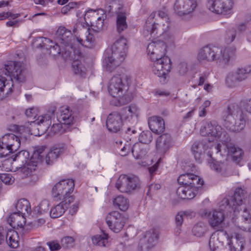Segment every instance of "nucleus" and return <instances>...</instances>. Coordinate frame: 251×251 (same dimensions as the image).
I'll use <instances>...</instances> for the list:
<instances>
[{
	"instance_id": "nucleus-20",
	"label": "nucleus",
	"mask_w": 251,
	"mask_h": 251,
	"mask_svg": "<svg viewBox=\"0 0 251 251\" xmlns=\"http://www.w3.org/2000/svg\"><path fill=\"white\" fill-rule=\"evenodd\" d=\"M32 124V128L36 127L38 133L36 135L41 136L44 134L48 130L51 124V118L48 115L39 116L35 121L31 122Z\"/></svg>"
},
{
	"instance_id": "nucleus-45",
	"label": "nucleus",
	"mask_w": 251,
	"mask_h": 251,
	"mask_svg": "<svg viewBox=\"0 0 251 251\" xmlns=\"http://www.w3.org/2000/svg\"><path fill=\"white\" fill-rule=\"evenodd\" d=\"M215 122L205 121L200 129V133L203 136L209 137V139L211 140L212 133L214 130L216 129L214 128Z\"/></svg>"
},
{
	"instance_id": "nucleus-11",
	"label": "nucleus",
	"mask_w": 251,
	"mask_h": 251,
	"mask_svg": "<svg viewBox=\"0 0 251 251\" xmlns=\"http://www.w3.org/2000/svg\"><path fill=\"white\" fill-rule=\"evenodd\" d=\"M206 7L213 13L226 15L231 13L233 2L231 0H207Z\"/></svg>"
},
{
	"instance_id": "nucleus-32",
	"label": "nucleus",
	"mask_w": 251,
	"mask_h": 251,
	"mask_svg": "<svg viewBox=\"0 0 251 251\" xmlns=\"http://www.w3.org/2000/svg\"><path fill=\"white\" fill-rule=\"evenodd\" d=\"M247 194L246 190L241 188H238L235 190L234 196H231V202L233 203L235 209L237 206H240L243 203Z\"/></svg>"
},
{
	"instance_id": "nucleus-46",
	"label": "nucleus",
	"mask_w": 251,
	"mask_h": 251,
	"mask_svg": "<svg viewBox=\"0 0 251 251\" xmlns=\"http://www.w3.org/2000/svg\"><path fill=\"white\" fill-rule=\"evenodd\" d=\"M113 202L115 206L123 211L127 210L129 206L128 200L122 195H119L114 199Z\"/></svg>"
},
{
	"instance_id": "nucleus-50",
	"label": "nucleus",
	"mask_w": 251,
	"mask_h": 251,
	"mask_svg": "<svg viewBox=\"0 0 251 251\" xmlns=\"http://www.w3.org/2000/svg\"><path fill=\"white\" fill-rule=\"evenodd\" d=\"M226 140H225L224 141H221L222 143H219L217 144L214 149L216 151V153H220L221 155H226L227 156L229 154V150H231V148H229V146H233V144L231 143H226L225 142Z\"/></svg>"
},
{
	"instance_id": "nucleus-18",
	"label": "nucleus",
	"mask_w": 251,
	"mask_h": 251,
	"mask_svg": "<svg viewBox=\"0 0 251 251\" xmlns=\"http://www.w3.org/2000/svg\"><path fill=\"white\" fill-rule=\"evenodd\" d=\"M4 75V72L0 70V99L1 100L8 97L14 90L13 80L6 79Z\"/></svg>"
},
{
	"instance_id": "nucleus-7",
	"label": "nucleus",
	"mask_w": 251,
	"mask_h": 251,
	"mask_svg": "<svg viewBox=\"0 0 251 251\" xmlns=\"http://www.w3.org/2000/svg\"><path fill=\"white\" fill-rule=\"evenodd\" d=\"M75 182L73 179H63L55 184L52 189V195L54 198L60 201H65L71 203L74 201L73 196H70L73 192Z\"/></svg>"
},
{
	"instance_id": "nucleus-47",
	"label": "nucleus",
	"mask_w": 251,
	"mask_h": 251,
	"mask_svg": "<svg viewBox=\"0 0 251 251\" xmlns=\"http://www.w3.org/2000/svg\"><path fill=\"white\" fill-rule=\"evenodd\" d=\"M232 240L228 243V247L231 250V246L232 245L235 251H242L244 248V240L242 237L238 234H235V237L231 236Z\"/></svg>"
},
{
	"instance_id": "nucleus-54",
	"label": "nucleus",
	"mask_w": 251,
	"mask_h": 251,
	"mask_svg": "<svg viewBox=\"0 0 251 251\" xmlns=\"http://www.w3.org/2000/svg\"><path fill=\"white\" fill-rule=\"evenodd\" d=\"M139 140L143 144H149L152 140V133L149 131H143L139 135Z\"/></svg>"
},
{
	"instance_id": "nucleus-30",
	"label": "nucleus",
	"mask_w": 251,
	"mask_h": 251,
	"mask_svg": "<svg viewBox=\"0 0 251 251\" xmlns=\"http://www.w3.org/2000/svg\"><path fill=\"white\" fill-rule=\"evenodd\" d=\"M209 146L203 141L195 142L191 148L192 151L195 159L201 161L203 158L205 151L208 148Z\"/></svg>"
},
{
	"instance_id": "nucleus-40",
	"label": "nucleus",
	"mask_w": 251,
	"mask_h": 251,
	"mask_svg": "<svg viewBox=\"0 0 251 251\" xmlns=\"http://www.w3.org/2000/svg\"><path fill=\"white\" fill-rule=\"evenodd\" d=\"M6 242L12 248H16L19 246V236L18 233L13 229L7 230Z\"/></svg>"
},
{
	"instance_id": "nucleus-60",
	"label": "nucleus",
	"mask_w": 251,
	"mask_h": 251,
	"mask_svg": "<svg viewBox=\"0 0 251 251\" xmlns=\"http://www.w3.org/2000/svg\"><path fill=\"white\" fill-rule=\"evenodd\" d=\"M236 36V31L234 29L228 30L226 32V41L227 43L232 42Z\"/></svg>"
},
{
	"instance_id": "nucleus-14",
	"label": "nucleus",
	"mask_w": 251,
	"mask_h": 251,
	"mask_svg": "<svg viewBox=\"0 0 251 251\" xmlns=\"http://www.w3.org/2000/svg\"><path fill=\"white\" fill-rule=\"evenodd\" d=\"M106 222L111 230L118 233L123 229L125 224V218L120 212L115 211L107 215Z\"/></svg>"
},
{
	"instance_id": "nucleus-56",
	"label": "nucleus",
	"mask_w": 251,
	"mask_h": 251,
	"mask_svg": "<svg viewBox=\"0 0 251 251\" xmlns=\"http://www.w3.org/2000/svg\"><path fill=\"white\" fill-rule=\"evenodd\" d=\"M74 239L73 237L67 236L63 238L61 240V245L63 248L69 249L73 247L74 244Z\"/></svg>"
},
{
	"instance_id": "nucleus-61",
	"label": "nucleus",
	"mask_w": 251,
	"mask_h": 251,
	"mask_svg": "<svg viewBox=\"0 0 251 251\" xmlns=\"http://www.w3.org/2000/svg\"><path fill=\"white\" fill-rule=\"evenodd\" d=\"M240 105L244 107L246 110L251 113V99L245 98L240 102Z\"/></svg>"
},
{
	"instance_id": "nucleus-5",
	"label": "nucleus",
	"mask_w": 251,
	"mask_h": 251,
	"mask_svg": "<svg viewBox=\"0 0 251 251\" xmlns=\"http://www.w3.org/2000/svg\"><path fill=\"white\" fill-rule=\"evenodd\" d=\"M224 125L230 131L239 132L246 124V117L240 105L235 102H229L224 111Z\"/></svg>"
},
{
	"instance_id": "nucleus-36",
	"label": "nucleus",
	"mask_w": 251,
	"mask_h": 251,
	"mask_svg": "<svg viewBox=\"0 0 251 251\" xmlns=\"http://www.w3.org/2000/svg\"><path fill=\"white\" fill-rule=\"evenodd\" d=\"M141 181L138 176L132 175H128V194H131L140 189Z\"/></svg>"
},
{
	"instance_id": "nucleus-24",
	"label": "nucleus",
	"mask_w": 251,
	"mask_h": 251,
	"mask_svg": "<svg viewBox=\"0 0 251 251\" xmlns=\"http://www.w3.org/2000/svg\"><path fill=\"white\" fill-rule=\"evenodd\" d=\"M250 201H251V193L249 195ZM251 211V203L249 202V206L245 207L243 211L241 218L238 222V227L244 231L251 232V215L250 211Z\"/></svg>"
},
{
	"instance_id": "nucleus-19",
	"label": "nucleus",
	"mask_w": 251,
	"mask_h": 251,
	"mask_svg": "<svg viewBox=\"0 0 251 251\" xmlns=\"http://www.w3.org/2000/svg\"><path fill=\"white\" fill-rule=\"evenodd\" d=\"M13 161L17 162L18 164V166L16 167V168L20 169L19 173L22 176L26 177L30 176V175H26L23 172V169L25 167H30L28 164L31 162V158L29 159V152L26 151H19L18 153L13 155Z\"/></svg>"
},
{
	"instance_id": "nucleus-44",
	"label": "nucleus",
	"mask_w": 251,
	"mask_h": 251,
	"mask_svg": "<svg viewBox=\"0 0 251 251\" xmlns=\"http://www.w3.org/2000/svg\"><path fill=\"white\" fill-rule=\"evenodd\" d=\"M145 238L146 243L144 245V248L146 249H150L155 245L158 238V234L154 230H151L146 233Z\"/></svg>"
},
{
	"instance_id": "nucleus-26",
	"label": "nucleus",
	"mask_w": 251,
	"mask_h": 251,
	"mask_svg": "<svg viewBox=\"0 0 251 251\" xmlns=\"http://www.w3.org/2000/svg\"><path fill=\"white\" fill-rule=\"evenodd\" d=\"M120 114L124 120L136 124L139 115L138 108L136 105L131 104L122 109Z\"/></svg>"
},
{
	"instance_id": "nucleus-34",
	"label": "nucleus",
	"mask_w": 251,
	"mask_h": 251,
	"mask_svg": "<svg viewBox=\"0 0 251 251\" xmlns=\"http://www.w3.org/2000/svg\"><path fill=\"white\" fill-rule=\"evenodd\" d=\"M69 203L67 201H62L58 204L53 207L50 211V215L53 218H57L61 216L65 212Z\"/></svg>"
},
{
	"instance_id": "nucleus-28",
	"label": "nucleus",
	"mask_w": 251,
	"mask_h": 251,
	"mask_svg": "<svg viewBox=\"0 0 251 251\" xmlns=\"http://www.w3.org/2000/svg\"><path fill=\"white\" fill-rule=\"evenodd\" d=\"M148 124L151 130L157 134L163 132L165 129V123L163 119L159 116H152L149 118Z\"/></svg>"
},
{
	"instance_id": "nucleus-43",
	"label": "nucleus",
	"mask_w": 251,
	"mask_h": 251,
	"mask_svg": "<svg viewBox=\"0 0 251 251\" xmlns=\"http://www.w3.org/2000/svg\"><path fill=\"white\" fill-rule=\"evenodd\" d=\"M229 148L231 150H229V154L227 156H230L232 161L236 164H239L243 158L244 154L243 151L240 148L235 147L234 144L233 146H229Z\"/></svg>"
},
{
	"instance_id": "nucleus-59",
	"label": "nucleus",
	"mask_w": 251,
	"mask_h": 251,
	"mask_svg": "<svg viewBox=\"0 0 251 251\" xmlns=\"http://www.w3.org/2000/svg\"><path fill=\"white\" fill-rule=\"evenodd\" d=\"M39 110L37 108L31 107L25 110V114L29 118L35 119L38 115Z\"/></svg>"
},
{
	"instance_id": "nucleus-41",
	"label": "nucleus",
	"mask_w": 251,
	"mask_h": 251,
	"mask_svg": "<svg viewBox=\"0 0 251 251\" xmlns=\"http://www.w3.org/2000/svg\"><path fill=\"white\" fill-rule=\"evenodd\" d=\"M16 208L17 213L25 215L26 214H29L31 211L30 203L29 201L25 199L19 200L16 205Z\"/></svg>"
},
{
	"instance_id": "nucleus-63",
	"label": "nucleus",
	"mask_w": 251,
	"mask_h": 251,
	"mask_svg": "<svg viewBox=\"0 0 251 251\" xmlns=\"http://www.w3.org/2000/svg\"><path fill=\"white\" fill-rule=\"evenodd\" d=\"M188 212H179L176 216V222L177 226H180L183 221V215H187Z\"/></svg>"
},
{
	"instance_id": "nucleus-25",
	"label": "nucleus",
	"mask_w": 251,
	"mask_h": 251,
	"mask_svg": "<svg viewBox=\"0 0 251 251\" xmlns=\"http://www.w3.org/2000/svg\"><path fill=\"white\" fill-rule=\"evenodd\" d=\"M177 181L181 186L202 185L203 184V180L200 176L192 173L180 175Z\"/></svg>"
},
{
	"instance_id": "nucleus-12",
	"label": "nucleus",
	"mask_w": 251,
	"mask_h": 251,
	"mask_svg": "<svg viewBox=\"0 0 251 251\" xmlns=\"http://www.w3.org/2000/svg\"><path fill=\"white\" fill-rule=\"evenodd\" d=\"M251 73V65L239 67L227 75L226 78V82L229 86L232 87L237 82L246 80Z\"/></svg>"
},
{
	"instance_id": "nucleus-52",
	"label": "nucleus",
	"mask_w": 251,
	"mask_h": 251,
	"mask_svg": "<svg viewBox=\"0 0 251 251\" xmlns=\"http://www.w3.org/2000/svg\"><path fill=\"white\" fill-rule=\"evenodd\" d=\"M206 231V226L203 223H199L196 224L192 229L193 235L199 237L203 236Z\"/></svg>"
},
{
	"instance_id": "nucleus-13",
	"label": "nucleus",
	"mask_w": 251,
	"mask_h": 251,
	"mask_svg": "<svg viewBox=\"0 0 251 251\" xmlns=\"http://www.w3.org/2000/svg\"><path fill=\"white\" fill-rule=\"evenodd\" d=\"M197 6V0H176L174 9L178 16H184L192 14Z\"/></svg>"
},
{
	"instance_id": "nucleus-23",
	"label": "nucleus",
	"mask_w": 251,
	"mask_h": 251,
	"mask_svg": "<svg viewBox=\"0 0 251 251\" xmlns=\"http://www.w3.org/2000/svg\"><path fill=\"white\" fill-rule=\"evenodd\" d=\"M120 114L114 112L109 114L106 121V127L109 131L117 133L120 131L123 124Z\"/></svg>"
},
{
	"instance_id": "nucleus-39",
	"label": "nucleus",
	"mask_w": 251,
	"mask_h": 251,
	"mask_svg": "<svg viewBox=\"0 0 251 251\" xmlns=\"http://www.w3.org/2000/svg\"><path fill=\"white\" fill-rule=\"evenodd\" d=\"M115 187L120 192L128 194V175H120L116 180Z\"/></svg>"
},
{
	"instance_id": "nucleus-6",
	"label": "nucleus",
	"mask_w": 251,
	"mask_h": 251,
	"mask_svg": "<svg viewBox=\"0 0 251 251\" xmlns=\"http://www.w3.org/2000/svg\"><path fill=\"white\" fill-rule=\"evenodd\" d=\"M155 12H152L146 21L143 34L145 36H151L152 38L162 35H168L173 41L174 36L171 33V23L169 19H160L157 22L154 20Z\"/></svg>"
},
{
	"instance_id": "nucleus-3",
	"label": "nucleus",
	"mask_w": 251,
	"mask_h": 251,
	"mask_svg": "<svg viewBox=\"0 0 251 251\" xmlns=\"http://www.w3.org/2000/svg\"><path fill=\"white\" fill-rule=\"evenodd\" d=\"M236 51L235 47L221 49L217 47L205 46L200 50L198 58L200 61H215L219 65L225 66L228 63L230 58L235 56Z\"/></svg>"
},
{
	"instance_id": "nucleus-38",
	"label": "nucleus",
	"mask_w": 251,
	"mask_h": 251,
	"mask_svg": "<svg viewBox=\"0 0 251 251\" xmlns=\"http://www.w3.org/2000/svg\"><path fill=\"white\" fill-rule=\"evenodd\" d=\"M131 151L133 155L137 159L143 158L148 153L147 148L141 143H135L133 145Z\"/></svg>"
},
{
	"instance_id": "nucleus-1",
	"label": "nucleus",
	"mask_w": 251,
	"mask_h": 251,
	"mask_svg": "<svg viewBox=\"0 0 251 251\" xmlns=\"http://www.w3.org/2000/svg\"><path fill=\"white\" fill-rule=\"evenodd\" d=\"M129 76L125 74L114 75L108 86L109 94L113 97L111 102L116 106H121L129 102L131 97L128 91Z\"/></svg>"
},
{
	"instance_id": "nucleus-51",
	"label": "nucleus",
	"mask_w": 251,
	"mask_h": 251,
	"mask_svg": "<svg viewBox=\"0 0 251 251\" xmlns=\"http://www.w3.org/2000/svg\"><path fill=\"white\" fill-rule=\"evenodd\" d=\"M108 236L107 234L97 235L92 237V242L94 244L100 247H105L108 244Z\"/></svg>"
},
{
	"instance_id": "nucleus-8",
	"label": "nucleus",
	"mask_w": 251,
	"mask_h": 251,
	"mask_svg": "<svg viewBox=\"0 0 251 251\" xmlns=\"http://www.w3.org/2000/svg\"><path fill=\"white\" fill-rule=\"evenodd\" d=\"M4 72V75L9 76L10 79L22 82L25 81L26 71L25 64L21 61H9L0 69Z\"/></svg>"
},
{
	"instance_id": "nucleus-37",
	"label": "nucleus",
	"mask_w": 251,
	"mask_h": 251,
	"mask_svg": "<svg viewBox=\"0 0 251 251\" xmlns=\"http://www.w3.org/2000/svg\"><path fill=\"white\" fill-rule=\"evenodd\" d=\"M209 166L212 170L223 176H226L229 170V167L226 163L216 161L209 162Z\"/></svg>"
},
{
	"instance_id": "nucleus-42",
	"label": "nucleus",
	"mask_w": 251,
	"mask_h": 251,
	"mask_svg": "<svg viewBox=\"0 0 251 251\" xmlns=\"http://www.w3.org/2000/svg\"><path fill=\"white\" fill-rule=\"evenodd\" d=\"M214 128L216 130H214L213 133H212L211 140H219L220 141H224L225 140H227V134L226 132L222 128V127L217 125L215 122L214 124Z\"/></svg>"
},
{
	"instance_id": "nucleus-48",
	"label": "nucleus",
	"mask_w": 251,
	"mask_h": 251,
	"mask_svg": "<svg viewBox=\"0 0 251 251\" xmlns=\"http://www.w3.org/2000/svg\"><path fill=\"white\" fill-rule=\"evenodd\" d=\"M63 152V149L53 147L46 155V162L47 164H51Z\"/></svg>"
},
{
	"instance_id": "nucleus-53",
	"label": "nucleus",
	"mask_w": 251,
	"mask_h": 251,
	"mask_svg": "<svg viewBox=\"0 0 251 251\" xmlns=\"http://www.w3.org/2000/svg\"><path fill=\"white\" fill-rule=\"evenodd\" d=\"M73 70L76 75H83L85 73V68L80 61L78 60L74 61L72 64Z\"/></svg>"
},
{
	"instance_id": "nucleus-4",
	"label": "nucleus",
	"mask_w": 251,
	"mask_h": 251,
	"mask_svg": "<svg viewBox=\"0 0 251 251\" xmlns=\"http://www.w3.org/2000/svg\"><path fill=\"white\" fill-rule=\"evenodd\" d=\"M127 43L126 38H120L114 43L110 50L106 51L103 62V66L106 71H113L124 61L128 49Z\"/></svg>"
},
{
	"instance_id": "nucleus-22",
	"label": "nucleus",
	"mask_w": 251,
	"mask_h": 251,
	"mask_svg": "<svg viewBox=\"0 0 251 251\" xmlns=\"http://www.w3.org/2000/svg\"><path fill=\"white\" fill-rule=\"evenodd\" d=\"M45 150V148L44 147H40L34 151L31 158V162L28 164L30 167H25L22 170L24 173L26 174V175H30L35 171L38 163L41 161L43 158Z\"/></svg>"
},
{
	"instance_id": "nucleus-58",
	"label": "nucleus",
	"mask_w": 251,
	"mask_h": 251,
	"mask_svg": "<svg viewBox=\"0 0 251 251\" xmlns=\"http://www.w3.org/2000/svg\"><path fill=\"white\" fill-rule=\"evenodd\" d=\"M220 207L221 208H226L227 207L231 208L233 210H235L233 203L231 202V197L225 198L220 203Z\"/></svg>"
},
{
	"instance_id": "nucleus-29",
	"label": "nucleus",
	"mask_w": 251,
	"mask_h": 251,
	"mask_svg": "<svg viewBox=\"0 0 251 251\" xmlns=\"http://www.w3.org/2000/svg\"><path fill=\"white\" fill-rule=\"evenodd\" d=\"M59 122L64 125H72L74 122V117L72 111L69 107H61L58 117Z\"/></svg>"
},
{
	"instance_id": "nucleus-33",
	"label": "nucleus",
	"mask_w": 251,
	"mask_h": 251,
	"mask_svg": "<svg viewBox=\"0 0 251 251\" xmlns=\"http://www.w3.org/2000/svg\"><path fill=\"white\" fill-rule=\"evenodd\" d=\"M7 222L14 228L22 227L25 223V219L24 215L15 212L10 215L7 219Z\"/></svg>"
},
{
	"instance_id": "nucleus-15",
	"label": "nucleus",
	"mask_w": 251,
	"mask_h": 251,
	"mask_svg": "<svg viewBox=\"0 0 251 251\" xmlns=\"http://www.w3.org/2000/svg\"><path fill=\"white\" fill-rule=\"evenodd\" d=\"M87 32V29L84 27L81 23L75 24L73 28V32L76 36L77 41L82 46L87 48H92L95 42V38L92 34L88 33L85 37V40L80 37L81 34Z\"/></svg>"
},
{
	"instance_id": "nucleus-31",
	"label": "nucleus",
	"mask_w": 251,
	"mask_h": 251,
	"mask_svg": "<svg viewBox=\"0 0 251 251\" xmlns=\"http://www.w3.org/2000/svg\"><path fill=\"white\" fill-rule=\"evenodd\" d=\"M56 38L61 44L69 45L71 41V31L64 26H60L56 31Z\"/></svg>"
},
{
	"instance_id": "nucleus-64",
	"label": "nucleus",
	"mask_w": 251,
	"mask_h": 251,
	"mask_svg": "<svg viewBox=\"0 0 251 251\" xmlns=\"http://www.w3.org/2000/svg\"><path fill=\"white\" fill-rule=\"evenodd\" d=\"M47 245L49 247L51 251L59 250L61 248V246L56 241L48 242Z\"/></svg>"
},
{
	"instance_id": "nucleus-21",
	"label": "nucleus",
	"mask_w": 251,
	"mask_h": 251,
	"mask_svg": "<svg viewBox=\"0 0 251 251\" xmlns=\"http://www.w3.org/2000/svg\"><path fill=\"white\" fill-rule=\"evenodd\" d=\"M173 145L171 136L163 134L159 136L156 140V150L158 153L163 155Z\"/></svg>"
},
{
	"instance_id": "nucleus-2",
	"label": "nucleus",
	"mask_w": 251,
	"mask_h": 251,
	"mask_svg": "<svg viewBox=\"0 0 251 251\" xmlns=\"http://www.w3.org/2000/svg\"><path fill=\"white\" fill-rule=\"evenodd\" d=\"M12 129L16 131L18 134H6L0 138V157H3L10 153L16 151L20 146L21 141H25L30 130L25 126L16 125L12 126Z\"/></svg>"
},
{
	"instance_id": "nucleus-27",
	"label": "nucleus",
	"mask_w": 251,
	"mask_h": 251,
	"mask_svg": "<svg viewBox=\"0 0 251 251\" xmlns=\"http://www.w3.org/2000/svg\"><path fill=\"white\" fill-rule=\"evenodd\" d=\"M202 185L181 186L177 190L176 193L182 199H191L194 198L198 188Z\"/></svg>"
},
{
	"instance_id": "nucleus-49",
	"label": "nucleus",
	"mask_w": 251,
	"mask_h": 251,
	"mask_svg": "<svg viewBox=\"0 0 251 251\" xmlns=\"http://www.w3.org/2000/svg\"><path fill=\"white\" fill-rule=\"evenodd\" d=\"M127 28V24L125 14L122 12L118 13L116 19V29L117 32L121 33Z\"/></svg>"
},
{
	"instance_id": "nucleus-62",
	"label": "nucleus",
	"mask_w": 251,
	"mask_h": 251,
	"mask_svg": "<svg viewBox=\"0 0 251 251\" xmlns=\"http://www.w3.org/2000/svg\"><path fill=\"white\" fill-rule=\"evenodd\" d=\"M188 71V67L186 62H181L178 65V72L180 75H185Z\"/></svg>"
},
{
	"instance_id": "nucleus-10",
	"label": "nucleus",
	"mask_w": 251,
	"mask_h": 251,
	"mask_svg": "<svg viewBox=\"0 0 251 251\" xmlns=\"http://www.w3.org/2000/svg\"><path fill=\"white\" fill-rule=\"evenodd\" d=\"M105 17L104 11L102 9H90L86 13L84 19L87 22L90 23L93 30L98 32L103 29Z\"/></svg>"
},
{
	"instance_id": "nucleus-55",
	"label": "nucleus",
	"mask_w": 251,
	"mask_h": 251,
	"mask_svg": "<svg viewBox=\"0 0 251 251\" xmlns=\"http://www.w3.org/2000/svg\"><path fill=\"white\" fill-rule=\"evenodd\" d=\"M65 126L60 122L53 124L50 128V131L54 134L57 133H63L66 131Z\"/></svg>"
},
{
	"instance_id": "nucleus-16",
	"label": "nucleus",
	"mask_w": 251,
	"mask_h": 251,
	"mask_svg": "<svg viewBox=\"0 0 251 251\" xmlns=\"http://www.w3.org/2000/svg\"><path fill=\"white\" fill-rule=\"evenodd\" d=\"M167 47L163 41H152L147 47V51L151 60L167 57L165 56Z\"/></svg>"
},
{
	"instance_id": "nucleus-17",
	"label": "nucleus",
	"mask_w": 251,
	"mask_h": 251,
	"mask_svg": "<svg viewBox=\"0 0 251 251\" xmlns=\"http://www.w3.org/2000/svg\"><path fill=\"white\" fill-rule=\"evenodd\" d=\"M201 216L208 218L209 225L214 229L220 227L225 219V215L223 212L217 210H213L211 211L204 210L202 212Z\"/></svg>"
},
{
	"instance_id": "nucleus-9",
	"label": "nucleus",
	"mask_w": 251,
	"mask_h": 251,
	"mask_svg": "<svg viewBox=\"0 0 251 251\" xmlns=\"http://www.w3.org/2000/svg\"><path fill=\"white\" fill-rule=\"evenodd\" d=\"M152 61L153 73L160 78L161 81H165L172 69L171 59L168 57H164Z\"/></svg>"
},
{
	"instance_id": "nucleus-35",
	"label": "nucleus",
	"mask_w": 251,
	"mask_h": 251,
	"mask_svg": "<svg viewBox=\"0 0 251 251\" xmlns=\"http://www.w3.org/2000/svg\"><path fill=\"white\" fill-rule=\"evenodd\" d=\"M42 42L43 43L42 47L45 48L48 50H49L50 53L55 56L60 53V49L59 46L48 38L42 39Z\"/></svg>"
},
{
	"instance_id": "nucleus-57",
	"label": "nucleus",
	"mask_w": 251,
	"mask_h": 251,
	"mask_svg": "<svg viewBox=\"0 0 251 251\" xmlns=\"http://www.w3.org/2000/svg\"><path fill=\"white\" fill-rule=\"evenodd\" d=\"M0 178L1 181L6 185H11L14 182V178L9 174H1Z\"/></svg>"
}]
</instances>
